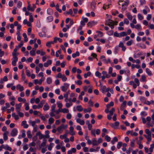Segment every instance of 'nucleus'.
Instances as JSON below:
<instances>
[{
  "label": "nucleus",
  "instance_id": "1",
  "mask_svg": "<svg viewBox=\"0 0 154 154\" xmlns=\"http://www.w3.org/2000/svg\"><path fill=\"white\" fill-rule=\"evenodd\" d=\"M56 105L54 104L52 105L51 107V112L49 113V115L51 117H54L56 119H59L60 117V115H55L54 113L55 112V108Z\"/></svg>",
  "mask_w": 154,
  "mask_h": 154
},
{
  "label": "nucleus",
  "instance_id": "2",
  "mask_svg": "<svg viewBox=\"0 0 154 154\" xmlns=\"http://www.w3.org/2000/svg\"><path fill=\"white\" fill-rule=\"evenodd\" d=\"M117 22L113 21L109 19L106 21L105 24L109 26L112 29L114 27V25H117Z\"/></svg>",
  "mask_w": 154,
  "mask_h": 154
},
{
  "label": "nucleus",
  "instance_id": "3",
  "mask_svg": "<svg viewBox=\"0 0 154 154\" xmlns=\"http://www.w3.org/2000/svg\"><path fill=\"white\" fill-rule=\"evenodd\" d=\"M73 105L72 102V99L71 97L68 98V100L67 101V102H66L65 105V106L67 108H69Z\"/></svg>",
  "mask_w": 154,
  "mask_h": 154
},
{
  "label": "nucleus",
  "instance_id": "4",
  "mask_svg": "<svg viewBox=\"0 0 154 154\" xmlns=\"http://www.w3.org/2000/svg\"><path fill=\"white\" fill-rule=\"evenodd\" d=\"M12 56L13 58L11 59V63L13 66H15L16 65V63L18 60V58L17 57V56L12 55Z\"/></svg>",
  "mask_w": 154,
  "mask_h": 154
},
{
  "label": "nucleus",
  "instance_id": "5",
  "mask_svg": "<svg viewBox=\"0 0 154 154\" xmlns=\"http://www.w3.org/2000/svg\"><path fill=\"white\" fill-rule=\"evenodd\" d=\"M69 84L65 83L64 84L63 86L61 87L60 88L63 91L66 92L69 88Z\"/></svg>",
  "mask_w": 154,
  "mask_h": 154
},
{
  "label": "nucleus",
  "instance_id": "6",
  "mask_svg": "<svg viewBox=\"0 0 154 154\" xmlns=\"http://www.w3.org/2000/svg\"><path fill=\"white\" fill-rule=\"evenodd\" d=\"M100 59L102 60V61L104 63H111L110 60L109 58H108L107 60H106L105 56L102 55L100 57Z\"/></svg>",
  "mask_w": 154,
  "mask_h": 154
},
{
  "label": "nucleus",
  "instance_id": "7",
  "mask_svg": "<svg viewBox=\"0 0 154 154\" xmlns=\"http://www.w3.org/2000/svg\"><path fill=\"white\" fill-rule=\"evenodd\" d=\"M18 133L17 129L14 128L12 130L11 132V135L12 137H15L17 135Z\"/></svg>",
  "mask_w": 154,
  "mask_h": 154
},
{
  "label": "nucleus",
  "instance_id": "8",
  "mask_svg": "<svg viewBox=\"0 0 154 154\" xmlns=\"http://www.w3.org/2000/svg\"><path fill=\"white\" fill-rule=\"evenodd\" d=\"M119 47L122 48V50L123 51H125L126 49V47L124 45V44L121 42H120L119 45Z\"/></svg>",
  "mask_w": 154,
  "mask_h": 154
},
{
  "label": "nucleus",
  "instance_id": "9",
  "mask_svg": "<svg viewBox=\"0 0 154 154\" xmlns=\"http://www.w3.org/2000/svg\"><path fill=\"white\" fill-rule=\"evenodd\" d=\"M19 48L18 47L16 46L15 48L14 49V50L12 52V55H15V56H18L19 54V53L17 52V51L19 49Z\"/></svg>",
  "mask_w": 154,
  "mask_h": 154
},
{
  "label": "nucleus",
  "instance_id": "10",
  "mask_svg": "<svg viewBox=\"0 0 154 154\" xmlns=\"http://www.w3.org/2000/svg\"><path fill=\"white\" fill-rule=\"evenodd\" d=\"M19 48L18 47L16 46L15 48L14 49V50L12 52V55H15V56H18L19 54V53L17 52V51L19 49Z\"/></svg>",
  "mask_w": 154,
  "mask_h": 154
},
{
  "label": "nucleus",
  "instance_id": "11",
  "mask_svg": "<svg viewBox=\"0 0 154 154\" xmlns=\"http://www.w3.org/2000/svg\"><path fill=\"white\" fill-rule=\"evenodd\" d=\"M19 48L18 47L16 46L15 48L14 49V50L12 52V55H15V56H18L19 54V53L17 52V51L19 49Z\"/></svg>",
  "mask_w": 154,
  "mask_h": 154
},
{
  "label": "nucleus",
  "instance_id": "12",
  "mask_svg": "<svg viewBox=\"0 0 154 154\" xmlns=\"http://www.w3.org/2000/svg\"><path fill=\"white\" fill-rule=\"evenodd\" d=\"M22 106V103H20L16 104L15 105L16 110L17 112H19L20 111V108Z\"/></svg>",
  "mask_w": 154,
  "mask_h": 154
},
{
  "label": "nucleus",
  "instance_id": "13",
  "mask_svg": "<svg viewBox=\"0 0 154 154\" xmlns=\"http://www.w3.org/2000/svg\"><path fill=\"white\" fill-rule=\"evenodd\" d=\"M127 102L126 101H124L121 104L120 106V109L121 110H123L124 109L126 105Z\"/></svg>",
  "mask_w": 154,
  "mask_h": 154
},
{
  "label": "nucleus",
  "instance_id": "14",
  "mask_svg": "<svg viewBox=\"0 0 154 154\" xmlns=\"http://www.w3.org/2000/svg\"><path fill=\"white\" fill-rule=\"evenodd\" d=\"M100 90L103 93H104L105 91H108V90L106 88V87L105 86H101V87L100 88Z\"/></svg>",
  "mask_w": 154,
  "mask_h": 154
},
{
  "label": "nucleus",
  "instance_id": "15",
  "mask_svg": "<svg viewBox=\"0 0 154 154\" xmlns=\"http://www.w3.org/2000/svg\"><path fill=\"white\" fill-rule=\"evenodd\" d=\"M8 131H6L3 133V139L5 140H6L8 139Z\"/></svg>",
  "mask_w": 154,
  "mask_h": 154
},
{
  "label": "nucleus",
  "instance_id": "16",
  "mask_svg": "<svg viewBox=\"0 0 154 154\" xmlns=\"http://www.w3.org/2000/svg\"><path fill=\"white\" fill-rule=\"evenodd\" d=\"M92 144L93 146H97L98 145L97 141L95 138L92 139Z\"/></svg>",
  "mask_w": 154,
  "mask_h": 154
},
{
  "label": "nucleus",
  "instance_id": "17",
  "mask_svg": "<svg viewBox=\"0 0 154 154\" xmlns=\"http://www.w3.org/2000/svg\"><path fill=\"white\" fill-rule=\"evenodd\" d=\"M69 134L71 135H74L75 134V132L74 131V128L72 126H71L69 128Z\"/></svg>",
  "mask_w": 154,
  "mask_h": 154
},
{
  "label": "nucleus",
  "instance_id": "18",
  "mask_svg": "<svg viewBox=\"0 0 154 154\" xmlns=\"http://www.w3.org/2000/svg\"><path fill=\"white\" fill-rule=\"evenodd\" d=\"M145 71L146 73L149 76H151L152 75L151 71L148 68H146L145 69Z\"/></svg>",
  "mask_w": 154,
  "mask_h": 154
},
{
  "label": "nucleus",
  "instance_id": "19",
  "mask_svg": "<svg viewBox=\"0 0 154 154\" xmlns=\"http://www.w3.org/2000/svg\"><path fill=\"white\" fill-rule=\"evenodd\" d=\"M54 144L53 143H51L48 146V150L49 151H51L52 148L54 146Z\"/></svg>",
  "mask_w": 154,
  "mask_h": 154
},
{
  "label": "nucleus",
  "instance_id": "20",
  "mask_svg": "<svg viewBox=\"0 0 154 154\" xmlns=\"http://www.w3.org/2000/svg\"><path fill=\"white\" fill-rule=\"evenodd\" d=\"M21 125L23 126V127L25 128H27L29 127L28 125L26 124V122L25 121H23L22 122Z\"/></svg>",
  "mask_w": 154,
  "mask_h": 154
},
{
  "label": "nucleus",
  "instance_id": "21",
  "mask_svg": "<svg viewBox=\"0 0 154 154\" xmlns=\"http://www.w3.org/2000/svg\"><path fill=\"white\" fill-rule=\"evenodd\" d=\"M36 135L38 136L39 139L40 140L44 138L45 137L44 136L40 131L38 132L37 133Z\"/></svg>",
  "mask_w": 154,
  "mask_h": 154
},
{
  "label": "nucleus",
  "instance_id": "22",
  "mask_svg": "<svg viewBox=\"0 0 154 154\" xmlns=\"http://www.w3.org/2000/svg\"><path fill=\"white\" fill-rule=\"evenodd\" d=\"M16 88L17 89V90H19L20 91H22L24 90L23 87L20 84L17 85Z\"/></svg>",
  "mask_w": 154,
  "mask_h": 154
},
{
  "label": "nucleus",
  "instance_id": "23",
  "mask_svg": "<svg viewBox=\"0 0 154 154\" xmlns=\"http://www.w3.org/2000/svg\"><path fill=\"white\" fill-rule=\"evenodd\" d=\"M60 112H62L63 113H67L69 112V111L68 109L66 108H63V109H61Z\"/></svg>",
  "mask_w": 154,
  "mask_h": 154
},
{
  "label": "nucleus",
  "instance_id": "24",
  "mask_svg": "<svg viewBox=\"0 0 154 154\" xmlns=\"http://www.w3.org/2000/svg\"><path fill=\"white\" fill-rule=\"evenodd\" d=\"M100 148V147L99 146L97 147L96 149L93 148H91L89 149V151L90 152H96L98 151Z\"/></svg>",
  "mask_w": 154,
  "mask_h": 154
},
{
  "label": "nucleus",
  "instance_id": "25",
  "mask_svg": "<svg viewBox=\"0 0 154 154\" xmlns=\"http://www.w3.org/2000/svg\"><path fill=\"white\" fill-rule=\"evenodd\" d=\"M126 16L130 20H132L133 16L131 15L130 13H128L126 14Z\"/></svg>",
  "mask_w": 154,
  "mask_h": 154
},
{
  "label": "nucleus",
  "instance_id": "26",
  "mask_svg": "<svg viewBox=\"0 0 154 154\" xmlns=\"http://www.w3.org/2000/svg\"><path fill=\"white\" fill-rule=\"evenodd\" d=\"M48 123L50 125H51L52 124H53L54 121V118H53L52 117H50L49 119H48Z\"/></svg>",
  "mask_w": 154,
  "mask_h": 154
},
{
  "label": "nucleus",
  "instance_id": "27",
  "mask_svg": "<svg viewBox=\"0 0 154 154\" xmlns=\"http://www.w3.org/2000/svg\"><path fill=\"white\" fill-rule=\"evenodd\" d=\"M49 106L47 103H46L44 105L43 109L44 111H46L48 110L49 109Z\"/></svg>",
  "mask_w": 154,
  "mask_h": 154
},
{
  "label": "nucleus",
  "instance_id": "28",
  "mask_svg": "<svg viewBox=\"0 0 154 154\" xmlns=\"http://www.w3.org/2000/svg\"><path fill=\"white\" fill-rule=\"evenodd\" d=\"M69 95L68 94V93H66L64 94H63V97H64V101L66 102H67V101L68 100V98Z\"/></svg>",
  "mask_w": 154,
  "mask_h": 154
},
{
  "label": "nucleus",
  "instance_id": "29",
  "mask_svg": "<svg viewBox=\"0 0 154 154\" xmlns=\"http://www.w3.org/2000/svg\"><path fill=\"white\" fill-rule=\"evenodd\" d=\"M76 109L79 112H81L83 110V108L81 105H78L77 106Z\"/></svg>",
  "mask_w": 154,
  "mask_h": 154
},
{
  "label": "nucleus",
  "instance_id": "30",
  "mask_svg": "<svg viewBox=\"0 0 154 154\" xmlns=\"http://www.w3.org/2000/svg\"><path fill=\"white\" fill-rule=\"evenodd\" d=\"M137 17L139 20H141L144 19V17L140 14H137Z\"/></svg>",
  "mask_w": 154,
  "mask_h": 154
},
{
  "label": "nucleus",
  "instance_id": "31",
  "mask_svg": "<svg viewBox=\"0 0 154 154\" xmlns=\"http://www.w3.org/2000/svg\"><path fill=\"white\" fill-rule=\"evenodd\" d=\"M79 52L77 51L75 53H73L72 54V57L74 58L77 56H79Z\"/></svg>",
  "mask_w": 154,
  "mask_h": 154
},
{
  "label": "nucleus",
  "instance_id": "32",
  "mask_svg": "<svg viewBox=\"0 0 154 154\" xmlns=\"http://www.w3.org/2000/svg\"><path fill=\"white\" fill-rule=\"evenodd\" d=\"M145 133L148 135V136L151 135V131L148 129H146L145 131Z\"/></svg>",
  "mask_w": 154,
  "mask_h": 154
},
{
  "label": "nucleus",
  "instance_id": "33",
  "mask_svg": "<svg viewBox=\"0 0 154 154\" xmlns=\"http://www.w3.org/2000/svg\"><path fill=\"white\" fill-rule=\"evenodd\" d=\"M46 81L48 84H50L52 82V79L51 77H48Z\"/></svg>",
  "mask_w": 154,
  "mask_h": 154
},
{
  "label": "nucleus",
  "instance_id": "34",
  "mask_svg": "<svg viewBox=\"0 0 154 154\" xmlns=\"http://www.w3.org/2000/svg\"><path fill=\"white\" fill-rule=\"evenodd\" d=\"M91 73L90 72L88 71L87 73H85L84 74V77L85 78H86L88 76H89L91 75Z\"/></svg>",
  "mask_w": 154,
  "mask_h": 154
},
{
  "label": "nucleus",
  "instance_id": "35",
  "mask_svg": "<svg viewBox=\"0 0 154 154\" xmlns=\"http://www.w3.org/2000/svg\"><path fill=\"white\" fill-rule=\"evenodd\" d=\"M137 143L139 145V148L140 149H142L143 147V145L141 144V142L140 141H137Z\"/></svg>",
  "mask_w": 154,
  "mask_h": 154
},
{
  "label": "nucleus",
  "instance_id": "36",
  "mask_svg": "<svg viewBox=\"0 0 154 154\" xmlns=\"http://www.w3.org/2000/svg\"><path fill=\"white\" fill-rule=\"evenodd\" d=\"M57 104L58 107L59 108V109H62V108L63 106L62 104L59 101L57 102Z\"/></svg>",
  "mask_w": 154,
  "mask_h": 154
},
{
  "label": "nucleus",
  "instance_id": "37",
  "mask_svg": "<svg viewBox=\"0 0 154 154\" xmlns=\"http://www.w3.org/2000/svg\"><path fill=\"white\" fill-rule=\"evenodd\" d=\"M47 143V140L45 139H43V142L41 144L42 146H45L46 144Z\"/></svg>",
  "mask_w": 154,
  "mask_h": 154
},
{
  "label": "nucleus",
  "instance_id": "38",
  "mask_svg": "<svg viewBox=\"0 0 154 154\" xmlns=\"http://www.w3.org/2000/svg\"><path fill=\"white\" fill-rule=\"evenodd\" d=\"M91 111V109L90 107H88L87 109H84V112L85 113H87L88 112H90Z\"/></svg>",
  "mask_w": 154,
  "mask_h": 154
},
{
  "label": "nucleus",
  "instance_id": "39",
  "mask_svg": "<svg viewBox=\"0 0 154 154\" xmlns=\"http://www.w3.org/2000/svg\"><path fill=\"white\" fill-rule=\"evenodd\" d=\"M96 32L98 33L97 36L99 37H101L103 36V33L101 32L97 31Z\"/></svg>",
  "mask_w": 154,
  "mask_h": 154
},
{
  "label": "nucleus",
  "instance_id": "40",
  "mask_svg": "<svg viewBox=\"0 0 154 154\" xmlns=\"http://www.w3.org/2000/svg\"><path fill=\"white\" fill-rule=\"evenodd\" d=\"M114 105V103L112 101L109 104L106 105V108H109L111 106H112Z\"/></svg>",
  "mask_w": 154,
  "mask_h": 154
},
{
  "label": "nucleus",
  "instance_id": "41",
  "mask_svg": "<svg viewBox=\"0 0 154 154\" xmlns=\"http://www.w3.org/2000/svg\"><path fill=\"white\" fill-rule=\"evenodd\" d=\"M27 135L28 137L29 138H31L32 137V135L31 134V131L30 130H28L27 132Z\"/></svg>",
  "mask_w": 154,
  "mask_h": 154
},
{
  "label": "nucleus",
  "instance_id": "42",
  "mask_svg": "<svg viewBox=\"0 0 154 154\" xmlns=\"http://www.w3.org/2000/svg\"><path fill=\"white\" fill-rule=\"evenodd\" d=\"M133 42L134 41L133 40H131L127 42L126 45L128 46H130L133 43Z\"/></svg>",
  "mask_w": 154,
  "mask_h": 154
},
{
  "label": "nucleus",
  "instance_id": "43",
  "mask_svg": "<svg viewBox=\"0 0 154 154\" xmlns=\"http://www.w3.org/2000/svg\"><path fill=\"white\" fill-rule=\"evenodd\" d=\"M47 20L48 22H51L53 21V18L52 16H49L47 17Z\"/></svg>",
  "mask_w": 154,
  "mask_h": 154
},
{
  "label": "nucleus",
  "instance_id": "44",
  "mask_svg": "<svg viewBox=\"0 0 154 154\" xmlns=\"http://www.w3.org/2000/svg\"><path fill=\"white\" fill-rule=\"evenodd\" d=\"M135 28L137 30H140L142 29L141 26L140 24H137L135 26Z\"/></svg>",
  "mask_w": 154,
  "mask_h": 154
},
{
  "label": "nucleus",
  "instance_id": "45",
  "mask_svg": "<svg viewBox=\"0 0 154 154\" xmlns=\"http://www.w3.org/2000/svg\"><path fill=\"white\" fill-rule=\"evenodd\" d=\"M101 74L98 71H96L95 73V75L97 76L99 78H100L101 77Z\"/></svg>",
  "mask_w": 154,
  "mask_h": 154
},
{
  "label": "nucleus",
  "instance_id": "46",
  "mask_svg": "<svg viewBox=\"0 0 154 154\" xmlns=\"http://www.w3.org/2000/svg\"><path fill=\"white\" fill-rule=\"evenodd\" d=\"M27 9L28 11H34V8H33L31 7L30 5L29 4L27 7Z\"/></svg>",
  "mask_w": 154,
  "mask_h": 154
},
{
  "label": "nucleus",
  "instance_id": "47",
  "mask_svg": "<svg viewBox=\"0 0 154 154\" xmlns=\"http://www.w3.org/2000/svg\"><path fill=\"white\" fill-rule=\"evenodd\" d=\"M47 13L49 15H51L53 14V11L50 9H48L47 10Z\"/></svg>",
  "mask_w": 154,
  "mask_h": 154
},
{
  "label": "nucleus",
  "instance_id": "48",
  "mask_svg": "<svg viewBox=\"0 0 154 154\" xmlns=\"http://www.w3.org/2000/svg\"><path fill=\"white\" fill-rule=\"evenodd\" d=\"M12 116L14 118L15 120H18L19 118L18 116L17 115H16L15 113H13L12 114Z\"/></svg>",
  "mask_w": 154,
  "mask_h": 154
},
{
  "label": "nucleus",
  "instance_id": "49",
  "mask_svg": "<svg viewBox=\"0 0 154 154\" xmlns=\"http://www.w3.org/2000/svg\"><path fill=\"white\" fill-rule=\"evenodd\" d=\"M66 14H70L71 15V16L72 17H73L74 16V15H73V12L72 10L71 9H69L68 11L66 12Z\"/></svg>",
  "mask_w": 154,
  "mask_h": 154
},
{
  "label": "nucleus",
  "instance_id": "50",
  "mask_svg": "<svg viewBox=\"0 0 154 154\" xmlns=\"http://www.w3.org/2000/svg\"><path fill=\"white\" fill-rule=\"evenodd\" d=\"M140 100L142 102L144 103V104L146 101L145 98L143 97H140Z\"/></svg>",
  "mask_w": 154,
  "mask_h": 154
},
{
  "label": "nucleus",
  "instance_id": "51",
  "mask_svg": "<svg viewBox=\"0 0 154 154\" xmlns=\"http://www.w3.org/2000/svg\"><path fill=\"white\" fill-rule=\"evenodd\" d=\"M127 35V33L125 32H122L120 33V38L126 36Z\"/></svg>",
  "mask_w": 154,
  "mask_h": 154
},
{
  "label": "nucleus",
  "instance_id": "52",
  "mask_svg": "<svg viewBox=\"0 0 154 154\" xmlns=\"http://www.w3.org/2000/svg\"><path fill=\"white\" fill-rule=\"evenodd\" d=\"M9 100L10 101H14L16 100V98L13 96H10L8 97Z\"/></svg>",
  "mask_w": 154,
  "mask_h": 154
},
{
  "label": "nucleus",
  "instance_id": "53",
  "mask_svg": "<svg viewBox=\"0 0 154 154\" xmlns=\"http://www.w3.org/2000/svg\"><path fill=\"white\" fill-rule=\"evenodd\" d=\"M105 139L107 142H109L111 140L110 137L108 135H106L105 136Z\"/></svg>",
  "mask_w": 154,
  "mask_h": 154
},
{
  "label": "nucleus",
  "instance_id": "54",
  "mask_svg": "<svg viewBox=\"0 0 154 154\" xmlns=\"http://www.w3.org/2000/svg\"><path fill=\"white\" fill-rule=\"evenodd\" d=\"M4 148L5 149H7L10 151H11L12 150L11 148L7 145H6L5 146Z\"/></svg>",
  "mask_w": 154,
  "mask_h": 154
},
{
  "label": "nucleus",
  "instance_id": "55",
  "mask_svg": "<svg viewBox=\"0 0 154 154\" xmlns=\"http://www.w3.org/2000/svg\"><path fill=\"white\" fill-rule=\"evenodd\" d=\"M141 79L140 80V81L141 82H144L146 81V77L144 75H142L141 76Z\"/></svg>",
  "mask_w": 154,
  "mask_h": 154
},
{
  "label": "nucleus",
  "instance_id": "56",
  "mask_svg": "<svg viewBox=\"0 0 154 154\" xmlns=\"http://www.w3.org/2000/svg\"><path fill=\"white\" fill-rule=\"evenodd\" d=\"M61 53V49H59L56 52V56L57 57H58L59 56V54H60Z\"/></svg>",
  "mask_w": 154,
  "mask_h": 154
},
{
  "label": "nucleus",
  "instance_id": "57",
  "mask_svg": "<svg viewBox=\"0 0 154 154\" xmlns=\"http://www.w3.org/2000/svg\"><path fill=\"white\" fill-rule=\"evenodd\" d=\"M71 114L70 113H69V112L67 113L66 116V119H70L71 118Z\"/></svg>",
  "mask_w": 154,
  "mask_h": 154
},
{
  "label": "nucleus",
  "instance_id": "58",
  "mask_svg": "<svg viewBox=\"0 0 154 154\" xmlns=\"http://www.w3.org/2000/svg\"><path fill=\"white\" fill-rule=\"evenodd\" d=\"M59 6L58 4H57L56 6V10L59 12L61 13L62 10L59 8Z\"/></svg>",
  "mask_w": 154,
  "mask_h": 154
},
{
  "label": "nucleus",
  "instance_id": "59",
  "mask_svg": "<svg viewBox=\"0 0 154 154\" xmlns=\"http://www.w3.org/2000/svg\"><path fill=\"white\" fill-rule=\"evenodd\" d=\"M54 39L55 40L56 42H57V41H59V42H62V39L60 38H57V37H55Z\"/></svg>",
  "mask_w": 154,
  "mask_h": 154
},
{
  "label": "nucleus",
  "instance_id": "60",
  "mask_svg": "<svg viewBox=\"0 0 154 154\" xmlns=\"http://www.w3.org/2000/svg\"><path fill=\"white\" fill-rule=\"evenodd\" d=\"M38 129V126L37 125L33 127V130L32 131V133H35L37 131Z\"/></svg>",
  "mask_w": 154,
  "mask_h": 154
},
{
  "label": "nucleus",
  "instance_id": "61",
  "mask_svg": "<svg viewBox=\"0 0 154 154\" xmlns=\"http://www.w3.org/2000/svg\"><path fill=\"white\" fill-rule=\"evenodd\" d=\"M135 142V139H132L131 141V143H130V145L131 147H134V146H135V144H134Z\"/></svg>",
  "mask_w": 154,
  "mask_h": 154
},
{
  "label": "nucleus",
  "instance_id": "62",
  "mask_svg": "<svg viewBox=\"0 0 154 154\" xmlns=\"http://www.w3.org/2000/svg\"><path fill=\"white\" fill-rule=\"evenodd\" d=\"M38 35L41 37H46V34H43L42 32H38Z\"/></svg>",
  "mask_w": 154,
  "mask_h": 154
},
{
  "label": "nucleus",
  "instance_id": "63",
  "mask_svg": "<svg viewBox=\"0 0 154 154\" xmlns=\"http://www.w3.org/2000/svg\"><path fill=\"white\" fill-rule=\"evenodd\" d=\"M29 122L30 124L33 127L34 126V125L36 123V122L35 121H32L31 120H30L29 121Z\"/></svg>",
  "mask_w": 154,
  "mask_h": 154
},
{
  "label": "nucleus",
  "instance_id": "64",
  "mask_svg": "<svg viewBox=\"0 0 154 154\" xmlns=\"http://www.w3.org/2000/svg\"><path fill=\"white\" fill-rule=\"evenodd\" d=\"M122 143L121 142H119L117 144V147L118 149H119L122 145Z\"/></svg>",
  "mask_w": 154,
  "mask_h": 154
}]
</instances>
